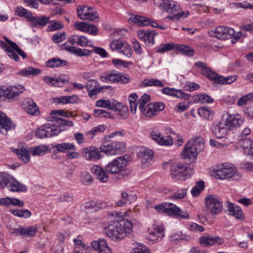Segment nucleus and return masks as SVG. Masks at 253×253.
<instances>
[{"label":"nucleus","instance_id":"4468645a","mask_svg":"<svg viewBox=\"0 0 253 253\" xmlns=\"http://www.w3.org/2000/svg\"><path fill=\"white\" fill-rule=\"evenodd\" d=\"M224 239L217 236L205 235L200 239V244L203 247H209L213 245H220L223 244Z\"/></svg>","mask_w":253,"mask_h":253},{"label":"nucleus","instance_id":"ddd939ff","mask_svg":"<svg viewBox=\"0 0 253 253\" xmlns=\"http://www.w3.org/2000/svg\"><path fill=\"white\" fill-rule=\"evenodd\" d=\"M164 108L165 105L161 102H152L146 105L144 111L140 112L146 117L151 118L157 115Z\"/></svg>","mask_w":253,"mask_h":253},{"label":"nucleus","instance_id":"412c9836","mask_svg":"<svg viewBox=\"0 0 253 253\" xmlns=\"http://www.w3.org/2000/svg\"><path fill=\"white\" fill-rule=\"evenodd\" d=\"M139 39L144 42L148 46H151L154 43V37L156 35L154 31L139 30L137 32Z\"/></svg>","mask_w":253,"mask_h":253},{"label":"nucleus","instance_id":"c03bdc74","mask_svg":"<svg viewBox=\"0 0 253 253\" xmlns=\"http://www.w3.org/2000/svg\"><path fill=\"white\" fill-rule=\"evenodd\" d=\"M175 49H176L181 54L188 56H192L194 53V50L193 48L189 46L182 45V44H176Z\"/></svg>","mask_w":253,"mask_h":253},{"label":"nucleus","instance_id":"c85d7f7f","mask_svg":"<svg viewBox=\"0 0 253 253\" xmlns=\"http://www.w3.org/2000/svg\"><path fill=\"white\" fill-rule=\"evenodd\" d=\"M198 151V148L194 147L191 142H188L181 152V156L184 159L196 158Z\"/></svg>","mask_w":253,"mask_h":253},{"label":"nucleus","instance_id":"e2e57ef3","mask_svg":"<svg viewBox=\"0 0 253 253\" xmlns=\"http://www.w3.org/2000/svg\"><path fill=\"white\" fill-rule=\"evenodd\" d=\"M81 180L84 185H88L92 183L93 178L88 172L84 171L81 173Z\"/></svg>","mask_w":253,"mask_h":253},{"label":"nucleus","instance_id":"4c0bfd02","mask_svg":"<svg viewBox=\"0 0 253 253\" xmlns=\"http://www.w3.org/2000/svg\"><path fill=\"white\" fill-rule=\"evenodd\" d=\"M142 87L152 86L163 87L164 84L163 82L157 79H146L141 83Z\"/></svg>","mask_w":253,"mask_h":253},{"label":"nucleus","instance_id":"39448f33","mask_svg":"<svg viewBox=\"0 0 253 253\" xmlns=\"http://www.w3.org/2000/svg\"><path fill=\"white\" fill-rule=\"evenodd\" d=\"M206 208L212 215L220 213L223 205L220 198L215 195H210L205 198Z\"/></svg>","mask_w":253,"mask_h":253},{"label":"nucleus","instance_id":"09e8293b","mask_svg":"<svg viewBox=\"0 0 253 253\" xmlns=\"http://www.w3.org/2000/svg\"><path fill=\"white\" fill-rule=\"evenodd\" d=\"M106 128V126L105 125H100L97 126L93 127L90 130L86 132V134L90 136V137L93 138L96 135L104 131Z\"/></svg>","mask_w":253,"mask_h":253},{"label":"nucleus","instance_id":"de8ad7c7","mask_svg":"<svg viewBox=\"0 0 253 253\" xmlns=\"http://www.w3.org/2000/svg\"><path fill=\"white\" fill-rule=\"evenodd\" d=\"M191 236L190 235L182 234V232L171 235L169 236V240L171 241H176L177 240H185L189 241L191 239Z\"/></svg>","mask_w":253,"mask_h":253},{"label":"nucleus","instance_id":"338daca9","mask_svg":"<svg viewBox=\"0 0 253 253\" xmlns=\"http://www.w3.org/2000/svg\"><path fill=\"white\" fill-rule=\"evenodd\" d=\"M93 114L96 117L111 118V116L110 113L103 109H94Z\"/></svg>","mask_w":253,"mask_h":253},{"label":"nucleus","instance_id":"423d86ee","mask_svg":"<svg viewBox=\"0 0 253 253\" xmlns=\"http://www.w3.org/2000/svg\"><path fill=\"white\" fill-rule=\"evenodd\" d=\"M125 145L123 142L108 141H103L99 149L101 152L107 155H116L123 153L125 150Z\"/></svg>","mask_w":253,"mask_h":253},{"label":"nucleus","instance_id":"864d4df0","mask_svg":"<svg viewBox=\"0 0 253 253\" xmlns=\"http://www.w3.org/2000/svg\"><path fill=\"white\" fill-rule=\"evenodd\" d=\"M11 178L12 177L6 172H0V188L7 187Z\"/></svg>","mask_w":253,"mask_h":253},{"label":"nucleus","instance_id":"a878e982","mask_svg":"<svg viewBox=\"0 0 253 253\" xmlns=\"http://www.w3.org/2000/svg\"><path fill=\"white\" fill-rule=\"evenodd\" d=\"M162 92L164 94L171 95L179 98L189 99L190 95L180 89L166 87L162 89Z\"/></svg>","mask_w":253,"mask_h":253},{"label":"nucleus","instance_id":"37998d69","mask_svg":"<svg viewBox=\"0 0 253 253\" xmlns=\"http://www.w3.org/2000/svg\"><path fill=\"white\" fill-rule=\"evenodd\" d=\"M41 73V70L39 69L29 67L22 69L18 74L23 77H27L30 75L36 76Z\"/></svg>","mask_w":253,"mask_h":253},{"label":"nucleus","instance_id":"7c9ffc66","mask_svg":"<svg viewBox=\"0 0 253 253\" xmlns=\"http://www.w3.org/2000/svg\"><path fill=\"white\" fill-rule=\"evenodd\" d=\"M136 199L135 195L132 194H128L126 192L122 193L121 199L116 203L119 207H123L126 205H129Z\"/></svg>","mask_w":253,"mask_h":253},{"label":"nucleus","instance_id":"58836bf2","mask_svg":"<svg viewBox=\"0 0 253 253\" xmlns=\"http://www.w3.org/2000/svg\"><path fill=\"white\" fill-rule=\"evenodd\" d=\"M236 80L237 76L236 75L223 77L216 74V77L215 78V79L213 80V81L219 84H230L234 82Z\"/></svg>","mask_w":253,"mask_h":253},{"label":"nucleus","instance_id":"7ed1b4c3","mask_svg":"<svg viewBox=\"0 0 253 253\" xmlns=\"http://www.w3.org/2000/svg\"><path fill=\"white\" fill-rule=\"evenodd\" d=\"M170 168V173L172 179L184 180L192 174V169L187 164L169 162L166 163Z\"/></svg>","mask_w":253,"mask_h":253},{"label":"nucleus","instance_id":"0eeeda50","mask_svg":"<svg viewBox=\"0 0 253 253\" xmlns=\"http://www.w3.org/2000/svg\"><path fill=\"white\" fill-rule=\"evenodd\" d=\"M24 90V87L21 84L7 86L0 85V97L14 101Z\"/></svg>","mask_w":253,"mask_h":253},{"label":"nucleus","instance_id":"c9c22d12","mask_svg":"<svg viewBox=\"0 0 253 253\" xmlns=\"http://www.w3.org/2000/svg\"><path fill=\"white\" fill-rule=\"evenodd\" d=\"M27 104L26 106V111L32 115H38L39 114V108L36 103L31 98H28L25 101Z\"/></svg>","mask_w":253,"mask_h":253},{"label":"nucleus","instance_id":"dca6fc26","mask_svg":"<svg viewBox=\"0 0 253 253\" xmlns=\"http://www.w3.org/2000/svg\"><path fill=\"white\" fill-rule=\"evenodd\" d=\"M112 50H118L120 53H123L127 57L132 55V50L129 45L126 42L121 41H113L110 44Z\"/></svg>","mask_w":253,"mask_h":253},{"label":"nucleus","instance_id":"0e129e2a","mask_svg":"<svg viewBox=\"0 0 253 253\" xmlns=\"http://www.w3.org/2000/svg\"><path fill=\"white\" fill-rule=\"evenodd\" d=\"M130 253H150V250L145 245L140 244H138L136 247L133 249Z\"/></svg>","mask_w":253,"mask_h":253},{"label":"nucleus","instance_id":"680f3d73","mask_svg":"<svg viewBox=\"0 0 253 253\" xmlns=\"http://www.w3.org/2000/svg\"><path fill=\"white\" fill-rule=\"evenodd\" d=\"M36 135L40 138H48L45 125L39 127L36 131Z\"/></svg>","mask_w":253,"mask_h":253},{"label":"nucleus","instance_id":"e433bc0d","mask_svg":"<svg viewBox=\"0 0 253 253\" xmlns=\"http://www.w3.org/2000/svg\"><path fill=\"white\" fill-rule=\"evenodd\" d=\"M49 151L48 147L45 145H40L30 148V152L32 156H43Z\"/></svg>","mask_w":253,"mask_h":253},{"label":"nucleus","instance_id":"a19ab883","mask_svg":"<svg viewBox=\"0 0 253 253\" xmlns=\"http://www.w3.org/2000/svg\"><path fill=\"white\" fill-rule=\"evenodd\" d=\"M15 153L25 163H27L29 162L30 159V154H31L30 149L27 150L23 147L20 149H16Z\"/></svg>","mask_w":253,"mask_h":253},{"label":"nucleus","instance_id":"2f4dec72","mask_svg":"<svg viewBox=\"0 0 253 253\" xmlns=\"http://www.w3.org/2000/svg\"><path fill=\"white\" fill-rule=\"evenodd\" d=\"M227 204V209L230 215L234 216L237 219L244 218V214L240 207L229 202Z\"/></svg>","mask_w":253,"mask_h":253},{"label":"nucleus","instance_id":"f3484780","mask_svg":"<svg viewBox=\"0 0 253 253\" xmlns=\"http://www.w3.org/2000/svg\"><path fill=\"white\" fill-rule=\"evenodd\" d=\"M130 23L132 22L139 26L151 25L152 27L157 28L158 23L155 21H151L149 18L143 16L132 15L129 19Z\"/></svg>","mask_w":253,"mask_h":253},{"label":"nucleus","instance_id":"69168bd1","mask_svg":"<svg viewBox=\"0 0 253 253\" xmlns=\"http://www.w3.org/2000/svg\"><path fill=\"white\" fill-rule=\"evenodd\" d=\"M150 99V96L148 94H145L141 96L139 101V109L140 111H144V108L146 107L145 104Z\"/></svg>","mask_w":253,"mask_h":253},{"label":"nucleus","instance_id":"20e7f679","mask_svg":"<svg viewBox=\"0 0 253 253\" xmlns=\"http://www.w3.org/2000/svg\"><path fill=\"white\" fill-rule=\"evenodd\" d=\"M127 161L123 157H120L109 162L105 167L106 172L111 174H119V178H124L129 173L126 169Z\"/></svg>","mask_w":253,"mask_h":253},{"label":"nucleus","instance_id":"774afa93","mask_svg":"<svg viewBox=\"0 0 253 253\" xmlns=\"http://www.w3.org/2000/svg\"><path fill=\"white\" fill-rule=\"evenodd\" d=\"M77 41V45L82 47H85L90 46V42H91L86 37L84 36H78Z\"/></svg>","mask_w":253,"mask_h":253},{"label":"nucleus","instance_id":"a211bd4d","mask_svg":"<svg viewBox=\"0 0 253 253\" xmlns=\"http://www.w3.org/2000/svg\"><path fill=\"white\" fill-rule=\"evenodd\" d=\"M148 239L154 242H159L164 237V228L161 226L154 225L148 229Z\"/></svg>","mask_w":253,"mask_h":253},{"label":"nucleus","instance_id":"6e6d98bb","mask_svg":"<svg viewBox=\"0 0 253 253\" xmlns=\"http://www.w3.org/2000/svg\"><path fill=\"white\" fill-rule=\"evenodd\" d=\"M204 182L203 181H199L196 182V185L191 190L193 196H198L204 188Z\"/></svg>","mask_w":253,"mask_h":253},{"label":"nucleus","instance_id":"8fccbe9b","mask_svg":"<svg viewBox=\"0 0 253 253\" xmlns=\"http://www.w3.org/2000/svg\"><path fill=\"white\" fill-rule=\"evenodd\" d=\"M137 96L135 93L130 94L128 98L130 105V111L133 114H135L136 112V108L137 106Z\"/></svg>","mask_w":253,"mask_h":253},{"label":"nucleus","instance_id":"79ce46f5","mask_svg":"<svg viewBox=\"0 0 253 253\" xmlns=\"http://www.w3.org/2000/svg\"><path fill=\"white\" fill-rule=\"evenodd\" d=\"M53 148L57 152L65 153L67 152L69 150H74L75 149V145L70 143H62L56 144Z\"/></svg>","mask_w":253,"mask_h":253},{"label":"nucleus","instance_id":"13d9d810","mask_svg":"<svg viewBox=\"0 0 253 253\" xmlns=\"http://www.w3.org/2000/svg\"><path fill=\"white\" fill-rule=\"evenodd\" d=\"M15 12L16 15L20 17H24L26 18H28L32 13L31 12L28 11L21 6H18L16 7L15 9Z\"/></svg>","mask_w":253,"mask_h":253},{"label":"nucleus","instance_id":"b1692460","mask_svg":"<svg viewBox=\"0 0 253 253\" xmlns=\"http://www.w3.org/2000/svg\"><path fill=\"white\" fill-rule=\"evenodd\" d=\"M12 128V122L10 118L0 111V132L6 135L8 130Z\"/></svg>","mask_w":253,"mask_h":253},{"label":"nucleus","instance_id":"6e6552de","mask_svg":"<svg viewBox=\"0 0 253 253\" xmlns=\"http://www.w3.org/2000/svg\"><path fill=\"white\" fill-rule=\"evenodd\" d=\"M211 35L218 39L225 40L234 38V40H238L241 36V32H238L235 34L234 30L228 27L219 26L211 32Z\"/></svg>","mask_w":253,"mask_h":253},{"label":"nucleus","instance_id":"bb28decb","mask_svg":"<svg viewBox=\"0 0 253 253\" xmlns=\"http://www.w3.org/2000/svg\"><path fill=\"white\" fill-rule=\"evenodd\" d=\"M195 65L197 68L200 69L201 73L209 78L210 80L213 81L216 77V73L211 71L208 66L207 63L202 62L198 61L195 63Z\"/></svg>","mask_w":253,"mask_h":253},{"label":"nucleus","instance_id":"ea45409f","mask_svg":"<svg viewBox=\"0 0 253 253\" xmlns=\"http://www.w3.org/2000/svg\"><path fill=\"white\" fill-rule=\"evenodd\" d=\"M0 47L3 48L7 52L8 55L14 60L17 61L19 60V57L17 53H16L12 47H10L3 41H0Z\"/></svg>","mask_w":253,"mask_h":253},{"label":"nucleus","instance_id":"bf43d9fd","mask_svg":"<svg viewBox=\"0 0 253 253\" xmlns=\"http://www.w3.org/2000/svg\"><path fill=\"white\" fill-rule=\"evenodd\" d=\"M63 27V24L59 21L53 20L49 22L48 26V30L50 31H54L62 29Z\"/></svg>","mask_w":253,"mask_h":253},{"label":"nucleus","instance_id":"4be33fe9","mask_svg":"<svg viewBox=\"0 0 253 253\" xmlns=\"http://www.w3.org/2000/svg\"><path fill=\"white\" fill-rule=\"evenodd\" d=\"M169 215H173L176 217H180L183 219H189V213L183 211L172 203L169 204V207L167 208V211L166 213Z\"/></svg>","mask_w":253,"mask_h":253},{"label":"nucleus","instance_id":"f8f14e48","mask_svg":"<svg viewBox=\"0 0 253 253\" xmlns=\"http://www.w3.org/2000/svg\"><path fill=\"white\" fill-rule=\"evenodd\" d=\"M236 172V169L228 165H222L214 170V177L217 179H225L233 176Z\"/></svg>","mask_w":253,"mask_h":253},{"label":"nucleus","instance_id":"6ab92c4d","mask_svg":"<svg viewBox=\"0 0 253 253\" xmlns=\"http://www.w3.org/2000/svg\"><path fill=\"white\" fill-rule=\"evenodd\" d=\"M74 27L76 30L88 33L92 36H95L98 33L97 27L93 24H90L84 22H78L74 23Z\"/></svg>","mask_w":253,"mask_h":253},{"label":"nucleus","instance_id":"4d7b16f0","mask_svg":"<svg viewBox=\"0 0 253 253\" xmlns=\"http://www.w3.org/2000/svg\"><path fill=\"white\" fill-rule=\"evenodd\" d=\"M37 227L36 226L22 227V235L33 236L37 232Z\"/></svg>","mask_w":253,"mask_h":253},{"label":"nucleus","instance_id":"3c124183","mask_svg":"<svg viewBox=\"0 0 253 253\" xmlns=\"http://www.w3.org/2000/svg\"><path fill=\"white\" fill-rule=\"evenodd\" d=\"M10 212L15 216L23 218H29L31 215V212L28 210H11Z\"/></svg>","mask_w":253,"mask_h":253},{"label":"nucleus","instance_id":"052dcab7","mask_svg":"<svg viewBox=\"0 0 253 253\" xmlns=\"http://www.w3.org/2000/svg\"><path fill=\"white\" fill-rule=\"evenodd\" d=\"M238 144L243 149H248L252 146V141L250 138L245 137V138H240Z\"/></svg>","mask_w":253,"mask_h":253},{"label":"nucleus","instance_id":"f704fd0d","mask_svg":"<svg viewBox=\"0 0 253 253\" xmlns=\"http://www.w3.org/2000/svg\"><path fill=\"white\" fill-rule=\"evenodd\" d=\"M45 64L46 67L49 68H58L69 65L66 60L59 58H52L47 61Z\"/></svg>","mask_w":253,"mask_h":253},{"label":"nucleus","instance_id":"1a4fd4ad","mask_svg":"<svg viewBox=\"0 0 253 253\" xmlns=\"http://www.w3.org/2000/svg\"><path fill=\"white\" fill-rule=\"evenodd\" d=\"M100 80L104 82L114 83L126 84L129 83L130 79L127 75H124L122 73H105L100 76Z\"/></svg>","mask_w":253,"mask_h":253},{"label":"nucleus","instance_id":"f03ea898","mask_svg":"<svg viewBox=\"0 0 253 253\" xmlns=\"http://www.w3.org/2000/svg\"><path fill=\"white\" fill-rule=\"evenodd\" d=\"M49 120L51 123L45 124L48 138L57 135L67 127L72 126L73 123L57 116H51Z\"/></svg>","mask_w":253,"mask_h":253},{"label":"nucleus","instance_id":"cd10ccee","mask_svg":"<svg viewBox=\"0 0 253 253\" xmlns=\"http://www.w3.org/2000/svg\"><path fill=\"white\" fill-rule=\"evenodd\" d=\"M91 171L100 182L104 183L108 181L109 178L108 174L102 168L94 165L91 168Z\"/></svg>","mask_w":253,"mask_h":253},{"label":"nucleus","instance_id":"9b49d317","mask_svg":"<svg viewBox=\"0 0 253 253\" xmlns=\"http://www.w3.org/2000/svg\"><path fill=\"white\" fill-rule=\"evenodd\" d=\"M228 128L224 119H221L217 123H214L211 126L212 134L217 138H224L227 134Z\"/></svg>","mask_w":253,"mask_h":253},{"label":"nucleus","instance_id":"603ef678","mask_svg":"<svg viewBox=\"0 0 253 253\" xmlns=\"http://www.w3.org/2000/svg\"><path fill=\"white\" fill-rule=\"evenodd\" d=\"M188 142H191L194 147L198 148L199 151H202L204 147V140L203 138L201 137H194Z\"/></svg>","mask_w":253,"mask_h":253},{"label":"nucleus","instance_id":"72a5a7b5","mask_svg":"<svg viewBox=\"0 0 253 253\" xmlns=\"http://www.w3.org/2000/svg\"><path fill=\"white\" fill-rule=\"evenodd\" d=\"M43 80L47 84L55 87L62 86L66 82L65 79H61L60 77H51L46 76Z\"/></svg>","mask_w":253,"mask_h":253},{"label":"nucleus","instance_id":"a18cd8bd","mask_svg":"<svg viewBox=\"0 0 253 253\" xmlns=\"http://www.w3.org/2000/svg\"><path fill=\"white\" fill-rule=\"evenodd\" d=\"M162 8L169 13H173L177 11L179 9L180 6L177 2L168 0Z\"/></svg>","mask_w":253,"mask_h":253},{"label":"nucleus","instance_id":"5fc2aeb1","mask_svg":"<svg viewBox=\"0 0 253 253\" xmlns=\"http://www.w3.org/2000/svg\"><path fill=\"white\" fill-rule=\"evenodd\" d=\"M73 241L76 248H78L80 250H84L87 253L91 252V248L89 246L85 245L82 240L79 239H74Z\"/></svg>","mask_w":253,"mask_h":253},{"label":"nucleus","instance_id":"c756f323","mask_svg":"<svg viewBox=\"0 0 253 253\" xmlns=\"http://www.w3.org/2000/svg\"><path fill=\"white\" fill-rule=\"evenodd\" d=\"M7 186L8 190L12 192H26L27 188L25 185L20 183L17 180L12 177Z\"/></svg>","mask_w":253,"mask_h":253},{"label":"nucleus","instance_id":"2eb2a0df","mask_svg":"<svg viewBox=\"0 0 253 253\" xmlns=\"http://www.w3.org/2000/svg\"><path fill=\"white\" fill-rule=\"evenodd\" d=\"M225 124L229 130H232L241 126L244 122V119L238 114H228L224 120Z\"/></svg>","mask_w":253,"mask_h":253},{"label":"nucleus","instance_id":"f257e3e1","mask_svg":"<svg viewBox=\"0 0 253 253\" xmlns=\"http://www.w3.org/2000/svg\"><path fill=\"white\" fill-rule=\"evenodd\" d=\"M132 223L127 219L112 220L104 229V233L112 240L119 241L131 232Z\"/></svg>","mask_w":253,"mask_h":253},{"label":"nucleus","instance_id":"49530a36","mask_svg":"<svg viewBox=\"0 0 253 253\" xmlns=\"http://www.w3.org/2000/svg\"><path fill=\"white\" fill-rule=\"evenodd\" d=\"M118 107L117 109H112L113 111L117 112V114L119 116L120 119H125L128 117V110L126 106L122 105L118 102Z\"/></svg>","mask_w":253,"mask_h":253},{"label":"nucleus","instance_id":"9d476101","mask_svg":"<svg viewBox=\"0 0 253 253\" xmlns=\"http://www.w3.org/2000/svg\"><path fill=\"white\" fill-rule=\"evenodd\" d=\"M77 14L82 20L94 21L98 19L97 14L93 8L85 5H80L77 7Z\"/></svg>","mask_w":253,"mask_h":253},{"label":"nucleus","instance_id":"5701e85b","mask_svg":"<svg viewBox=\"0 0 253 253\" xmlns=\"http://www.w3.org/2000/svg\"><path fill=\"white\" fill-rule=\"evenodd\" d=\"M91 247L99 253H112V250L103 239L94 241L91 243Z\"/></svg>","mask_w":253,"mask_h":253},{"label":"nucleus","instance_id":"aec40b11","mask_svg":"<svg viewBox=\"0 0 253 253\" xmlns=\"http://www.w3.org/2000/svg\"><path fill=\"white\" fill-rule=\"evenodd\" d=\"M138 156L141 158L142 164L144 167H148L151 164L153 152L151 149L143 147L140 148Z\"/></svg>","mask_w":253,"mask_h":253},{"label":"nucleus","instance_id":"473e14b6","mask_svg":"<svg viewBox=\"0 0 253 253\" xmlns=\"http://www.w3.org/2000/svg\"><path fill=\"white\" fill-rule=\"evenodd\" d=\"M96 105L97 107L108 108L112 110V109H117L119 104L118 101L113 99H100L96 102Z\"/></svg>","mask_w":253,"mask_h":253},{"label":"nucleus","instance_id":"393cba45","mask_svg":"<svg viewBox=\"0 0 253 253\" xmlns=\"http://www.w3.org/2000/svg\"><path fill=\"white\" fill-rule=\"evenodd\" d=\"M82 154L84 157L87 160L92 161L100 158V154L98 149L90 146L84 148L82 149Z\"/></svg>","mask_w":253,"mask_h":253}]
</instances>
